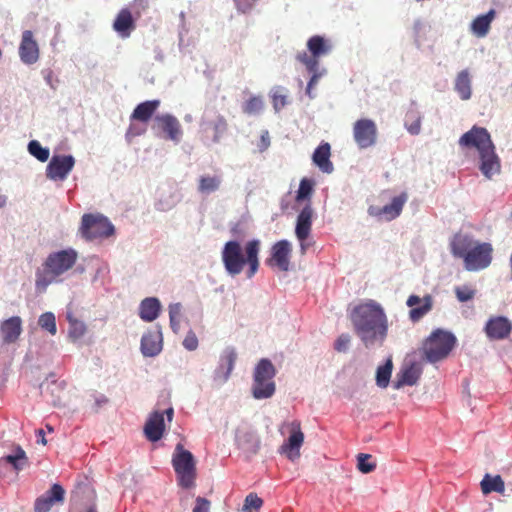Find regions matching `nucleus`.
Segmentation results:
<instances>
[{"label": "nucleus", "instance_id": "38", "mask_svg": "<svg viewBox=\"0 0 512 512\" xmlns=\"http://www.w3.org/2000/svg\"><path fill=\"white\" fill-rule=\"evenodd\" d=\"M168 313L170 328L175 334H177L180 331V323L183 316L182 304L179 302L169 304Z\"/></svg>", "mask_w": 512, "mask_h": 512}, {"label": "nucleus", "instance_id": "17", "mask_svg": "<svg viewBox=\"0 0 512 512\" xmlns=\"http://www.w3.org/2000/svg\"><path fill=\"white\" fill-rule=\"evenodd\" d=\"M18 54L21 62L25 65H33L39 60V46L32 31L25 30L22 32Z\"/></svg>", "mask_w": 512, "mask_h": 512}, {"label": "nucleus", "instance_id": "63", "mask_svg": "<svg viewBox=\"0 0 512 512\" xmlns=\"http://www.w3.org/2000/svg\"><path fill=\"white\" fill-rule=\"evenodd\" d=\"M7 469H8L7 465L5 464L3 459L0 458V478H3L6 476Z\"/></svg>", "mask_w": 512, "mask_h": 512}, {"label": "nucleus", "instance_id": "1", "mask_svg": "<svg viewBox=\"0 0 512 512\" xmlns=\"http://www.w3.org/2000/svg\"><path fill=\"white\" fill-rule=\"evenodd\" d=\"M356 335L365 347L382 344L387 337L388 319L384 309L374 300H367L355 306L350 313Z\"/></svg>", "mask_w": 512, "mask_h": 512}, {"label": "nucleus", "instance_id": "33", "mask_svg": "<svg viewBox=\"0 0 512 512\" xmlns=\"http://www.w3.org/2000/svg\"><path fill=\"white\" fill-rule=\"evenodd\" d=\"M421 371L415 365H411L403 369L397 375V381L394 383V388L399 389L404 385H415L419 380Z\"/></svg>", "mask_w": 512, "mask_h": 512}, {"label": "nucleus", "instance_id": "56", "mask_svg": "<svg viewBox=\"0 0 512 512\" xmlns=\"http://www.w3.org/2000/svg\"><path fill=\"white\" fill-rule=\"evenodd\" d=\"M270 146V137L268 131H264L260 138V143L258 145L259 151L263 152Z\"/></svg>", "mask_w": 512, "mask_h": 512}, {"label": "nucleus", "instance_id": "28", "mask_svg": "<svg viewBox=\"0 0 512 512\" xmlns=\"http://www.w3.org/2000/svg\"><path fill=\"white\" fill-rule=\"evenodd\" d=\"M113 28L122 38L130 36L131 32L135 28V23L131 12L128 9H122L118 13L114 20Z\"/></svg>", "mask_w": 512, "mask_h": 512}, {"label": "nucleus", "instance_id": "5", "mask_svg": "<svg viewBox=\"0 0 512 512\" xmlns=\"http://www.w3.org/2000/svg\"><path fill=\"white\" fill-rule=\"evenodd\" d=\"M78 253L73 248H67L50 253L35 272V286L39 292L46 291L47 287L58 277L70 270L76 263Z\"/></svg>", "mask_w": 512, "mask_h": 512}, {"label": "nucleus", "instance_id": "32", "mask_svg": "<svg viewBox=\"0 0 512 512\" xmlns=\"http://www.w3.org/2000/svg\"><path fill=\"white\" fill-rule=\"evenodd\" d=\"M275 390L276 386L274 381H257L256 379H253L251 391L252 396L256 400L271 398L274 395Z\"/></svg>", "mask_w": 512, "mask_h": 512}, {"label": "nucleus", "instance_id": "36", "mask_svg": "<svg viewBox=\"0 0 512 512\" xmlns=\"http://www.w3.org/2000/svg\"><path fill=\"white\" fill-rule=\"evenodd\" d=\"M222 184L220 175H203L198 181V192L209 195L219 190Z\"/></svg>", "mask_w": 512, "mask_h": 512}, {"label": "nucleus", "instance_id": "6", "mask_svg": "<svg viewBox=\"0 0 512 512\" xmlns=\"http://www.w3.org/2000/svg\"><path fill=\"white\" fill-rule=\"evenodd\" d=\"M455 336L443 330H436L424 341L422 352L425 358L435 363L445 359L455 346Z\"/></svg>", "mask_w": 512, "mask_h": 512}, {"label": "nucleus", "instance_id": "62", "mask_svg": "<svg viewBox=\"0 0 512 512\" xmlns=\"http://www.w3.org/2000/svg\"><path fill=\"white\" fill-rule=\"evenodd\" d=\"M331 47H332L331 44L327 40L322 38V55L329 52L331 50Z\"/></svg>", "mask_w": 512, "mask_h": 512}, {"label": "nucleus", "instance_id": "20", "mask_svg": "<svg viewBox=\"0 0 512 512\" xmlns=\"http://www.w3.org/2000/svg\"><path fill=\"white\" fill-rule=\"evenodd\" d=\"M162 332L160 327L149 330L141 338L140 349L145 357H155L162 350Z\"/></svg>", "mask_w": 512, "mask_h": 512}, {"label": "nucleus", "instance_id": "60", "mask_svg": "<svg viewBox=\"0 0 512 512\" xmlns=\"http://www.w3.org/2000/svg\"><path fill=\"white\" fill-rule=\"evenodd\" d=\"M313 163L320 168V144L314 149L312 154Z\"/></svg>", "mask_w": 512, "mask_h": 512}, {"label": "nucleus", "instance_id": "58", "mask_svg": "<svg viewBox=\"0 0 512 512\" xmlns=\"http://www.w3.org/2000/svg\"><path fill=\"white\" fill-rule=\"evenodd\" d=\"M11 455L17 457L18 459H21L22 461L29 462L26 452L20 445H16L14 447L13 453Z\"/></svg>", "mask_w": 512, "mask_h": 512}, {"label": "nucleus", "instance_id": "59", "mask_svg": "<svg viewBox=\"0 0 512 512\" xmlns=\"http://www.w3.org/2000/svg\"><path fill=\"white\" fill-rule=\"evenodd\" d=\"M300 243V250L301 253L304 254L308 250V248L312 245L309 238H303L302 240H298Z\"/></svg>", "mask_w": 512, "mask_h": 512}, {"label": "nucleus", "instance_id": "23", "mask_svg": "<svg viewBox=\"0 0 512 512\" xmlns=\"http://www.w3.org/2000/svg\"><path fill=\"white\" fill-rule=\"evenodd\" d=\"M406 304L411 307L409 312L410 319L416 322L432 309V298L430 295H426L423 299L417 295H410Z\"/></svg>", "mask_w": 512, "mask_h": 512}, {"label": "nucleus", "instance_id": "54", "mask_svg": "<svg viewBox=\"0 0 512 512\" xmlns=\"http://www.w3.org/2000/svg\"><path fill=\"white\" fill-rule=\"evenodd\" d=\"M210 502L203 497H197L193 512H209Z\"/></svg>", "mask_w": 512, "mask_h": 512}, {"label": "nucleus", "instance_id": "9", "mask_svg": "<svg viewBox=\"0 0 512 512\" xmlns=\"http://www.w3.org/2000/svg\"><path fill=\"white\" fill-rule=\"evenodd\" d=\"M81 234L84 238H107L114 234V225L103 215L84 214L81 219Z\"/></svg>", "mask_w": 512, "mask_h": 512}, {"label": "nucleus", "instance_id": "25", "mask_svg": "<svg viewBox=\"0 0 512 512\" xmlns=\"http://www.w3.org/2000/svg\"><path fill=\"white\" fill-rule=\"evenodd\" d=\"M3 342L10 344L15 342L22 332V320L18 316L10 317L0 326Z\"/></svg>", "mask_w": 512, "mask_h": 512}, {"label": "nucleus", "instance_id": "51", "mask_svg": "<svg viewBox=\"0 0 512 512\" xmlns=\"http://www.w3.org/2000/svg\"><path fill=\"white\" fill-rule=\"evenodd\" d=\"M330 145L322 143V172L331 173L333 171V164L330 161Z\"/></svg>", "mask_w": 512, "mask_h": 512}, {"label": "nucleus", "instance_id": "10", "mask_svg": "<svg viewBox=\"0 0 512 512\" xmlns=\"http://www.w3.org/2000/svg\"><path fill=\"white\" fill-rule=\"evenodd\" d=\"M200 130L207 141L218 143L227 131L226 119L214 109H207L202 115Z\"/></svg>", "mask_w": 512, "mask_h": 512}, {"label": "nucleus", "instance_id": "31", "mask_svg": "<svg viewBox=\"0 0 512 512\" xmlns=\"http://www.w3.org/2000/svg\"><path fill=\"white\" fill-rule=\"evenodd\" d=\"M454 89L462 100H469L471 98V77L467 69H464L457 74Z\"/></svg>", "mask_w": 512, "mask_h": 512}, {"label": "nucleus", "instance_id": "8", "mask_svg": "<svg viewBox=\"0 0 512 512\" xmlns=\"http://www.w3.org/2000/svg\"><path fill=\"white\" fill-rule=\"evenodd\" d=\"M172 465L176 472L178 483L182 488L194 486L196 477L195 458L193 454L177 444L172 457Z\"/></svg>", "mask_w": 512, "mask_h": 512}, {"label": "nucleus", "instance_id": "30", "mask_svg": "<svg viewBox=\"0 0 512 512\" xmlns=\"http://www.w3.org/2000/svg\"><path fill=\"white\" fill-rule=\"evenodd\" d=\"M160 105L159 100H148L138 104L131 114V120L148 122Z\"/></svg>", "mask_w": 512, "mask_h": 512}, {"label": "nucleus", "instance_id": "49", "mask_svg": "<svg viewBox=\"0 0 512 512\" xmlns=\"http://www.w3.org/2000/svg\"><path fill=\"white\" fill-rule=\"evenodd\" d=\"M455 294L460 302H466L474 298L476 291L468 285H463L455 288Z\"/></svg>", "mask_w": 512, "mask_h": 512}, {"label": "nucleus", "instance_id": "3", "mask_svg": "<svg viewBox=\"0 0 512 512\" xmlns=\"http://www.w3.org/2000/svg\"><path fill=\"white\" fill-rule=\"evenodd\" d=\"M450 249L454 257L463 260L468 271L486 269L492 262V245L479 242L468 234H455L450 242Z\"/></svg>", "mask_w": 512, "mask_h": 512}, {"label": "nucleus", "instance_id": "22", "mask_svg": "<svg viewBox=\"0 0 512 512\" xmlns=\"http://www.w3.org/2000/svg\"><path fill=\"white\" fill-rule=\"evenodd\" d=\"M165 430V422L163 413L160 411L153 412L147 419L144 426V434L151 442L159 441Z\"/></svg>", "mask_w": 512, "mask_h": 512}, {"label": "nucleus", "instance_id": "40", "mask_svg": "<svg viewBox=\"0 0 512 512\" xmlns=\"http://www.w3.org/2000/svg\"><path fill=\"white\" fill-rule=\"evenodd\" d=\"M27 150L31 156L40 162H46L50 156V150L43 147L38 140H31L27 145Z\"/></svg>", "mask_w": 512, "mask_h": 512}, {"label": "nucleus", "instance_id": "47", "mask_svg": "<svg viewBox=\"0 0 512 512\" xmlns=\"http://www.w3.org/2000/svg\"><path fill=\"white\" fill-rule=\"evenodd\" d=\"M86 331L85 324L79 320H71L69 326V337L73 340L81 338Z\"/></svg>", "mask_w": 512, "mask_h": 512}, {"label": "nucleus", "instance_id": "53", "mask_svg": "<svg viewBox=\"0 0 512 512\" xmlns=\"http://www.w3.org/2000/svg\"><path fill=\"white\" fill-rule=\"evenodd\" d=\"M182 344L188 351L196 350L199 344L196 334L192 330H189Z\"/></svg>", "mask_w": 512, "mask_h": 512}, {"label": "nucleus", "instance_id": "42", "mask_svg": "<svg viewBox=\"0 0 512 512\" xmlns=\"http://www.w3.org/2000/svg\"><path fill=\"white\" fill-rule=\"evenodd\" d=\"M264 103L260 96L249 98L242 106V110L249 116L258 115L263 110Z\"/></svg>", "mask_w": 512, "mask_h": 512}, {"label": "nucleus", "instance_id": "16", "mask_svg": "<svg viewBox=\"0 0 512 512\" xmlns=\"http://www.w3.org/2000/svg\"><path fill=\"white\" fill-rule=\"evenodd\" d=\"M353 136L360 149H366L376 144L377 126L371 119H359L353 125Z\"/></svg>", "mask_w": 512, "mask_h": 512}, {"label": "nucleus", "instance_id": "13", "mask_svg": "<svg viewBox=\"0 0 512 512\" xmlns=\"http://www.w3.org/2000/svg\"><path fill=\"white\" fill-rule=\"evenodd\" d=\"M75 166L73 155L55 154L46 166V177L52 181H64Z\"/></svg>", "mask_w": 512, "mask_h": 512}, {"label": "nucleus", "instance_id": "43", "mask_svg": "<svg viewBox=\"0 0 512 512\" xmlns=\"http://www.w3.org/2000/svg\"><path fill=\"white\" fill-rule=\"evenodd\" d=\"M38 325L48 331L51 335L57 333L56 319L52 312H45L39 316Z\"/></svg>", "mask_w": 512, "mask_h": 512}, {"label": "nucleus", "instance_id": "50", "mask_svg": "<svg viewBox=\"0 0 512 512\" xmlns=\"http://www.w3.org/2000/svg\"><path fill=\"white\" fill-rule=\"evenodd\" d=\"M7 467L10 465L12 466L13 470L15 472L22 471L25 467L28 466L29 462L22 461L21 459H18L17 457H14L11 454H8L6 456L1 457Z\"/></svg>", "mask_w": 512, "mask_h": 512}, {"label": "nucleus", "instance_id": "24", "mask_svg": "<svg viewBox=\"0 0 512 512\" xmlns=\"http://www.w3.org/2000/svg\"><path fill=\"white\" fill-rule=\"evenodd\" d=\"M139 317L145 322H153L161 312L162 305L157 297H146L139 304Z\"/></svg>", "mask_w": 512, "mask_h": 512}, {"label": "nucleus", "instance_id": "48", "mask_svg": "<svg viewBox=\"0 0 512 512\" xmlns=\"http://www.w3.org/2000/svg\"><path fill=\"white\" fill-rule=\"evenodd\" d=\"M179 202L176 195H170L167 199L159 198L155 203V208L158 211L166 212L171 210Z\"/></svg>", "mask_w": 512, "mask_h": 512}, {"label": "nucleus", "instance_id": "15", "mask_svg": "<svg viewBox=\"0 0 512 512\" xmlns=\"http://www.w3.org/2000/svg\"><path fill=\"white\" fill-rule=\"evenodd\" d=\"M235 443L247 460L255 456L261 447L260 436L251 428H238L235 433Z\"/></svg>", "mask_w": 512, "mask_h": 512}, {"label": "nucleus", "instance_id": "12", "mask_svg": "<svg viewBox=\"0 0 512 512\" xmlns=\"http://www.w3.org/2000/svg\"><path fill=\"white\" fill-rule=\"evenodd\" d=\"M291 254V242L286 239L279 240L271 246L270 256L266 259L265 263L271 268L287 272L290 269Z\"/></svg>", "mask_w": 512, "mask_h": 512}, {"label": "nucleus", "instance_id": "35", "mask_svg": "<svg viewBox=\"0 0 512 512\" xmlns=\"http://www.w3.org/2000/svg\"><path fill=\"white\" fill-rule=\"evenodd\" d=\"M276 370L272 362L267 359H261L254 369L253 379L257 381H273Z\"/></svg>", "mask_w": 512, "mask_h": 512}, {"label": "nucleus", "instance_id": "2", "mask_svg": "<svg viewBox=\"0 0 512 512\" xmlns=\"http://www.w3.org/2000/svg\"><path fill=\"white\" fill-rule=\"evenodd\" d=\"M260 247L259 239L247 241L244 250L238 240L227 241L221 251V260L226 273L235 277L243 271L245 265H248L246 277L248 279L254 277L260 266Z\"/></svg>", "mask_w": 512, "mask_h": 512}, {"label": "nucleus", "instance_id": "11", "mask_svg": "<svg viewBox=\"0 0 512 512\" xmlns=\"http://www.w3.org/2000/svg\"><path fill=\"white\" fill-rule=\"evenodd\" d=\"M281 435L289 434L288 438L279 448V452L294 461L300 456V448L304 441V434L301 431L300 423L297 421L285 422L280 427Z\"/></svg>", "mask_w": 512, "mask_h": 512}, {"label": "nucleus", "instance_id": "27", "mask_svg": "<svg viewBox=\"0 0 512 512\" xmlns=\"http://www.w3.org/2000/svg\"><path fill=\"white\" fill-rule=\"evenodd\" d=\"M408 200V195L406 192H402L398 196H395L391 202L385 206H383L378 215L383 216L385 220L391 221L397 218Z\"/></svg>", "mask_w": 512, "mask_h": 512}, {"label": "nucleus", "instance_id": "14", "mask_svg": "<svg viewBox=\"0 0 512 512\" xmlns=\"http://www.w3.org/2000/svg\"><path fill=\"white\" fill-rule=\"evenodd\" d=\"M152 129L165 134L166 139L178 144L183 136L179 120L172 114H157L153 118Z\"/></svg>", "mask_w": 512, "mask_h": 512}, {"label": "nucleus", "instance_id": "46", "mask_svg": "<svg viewBox=\"0 0 512 512\" xmlns=\"http://www.w3.org/2000/svg\"><path fill=\"white\" fill-rule=\"evenodd\" d=\"M371 458L372 456L370 454H358L357 467L359 471H361L362 473H370L375 470L376 464L369 461Z\"/></svg>", "mask_w": 512, "mask_h": 512}, {"label": "nucleus", "instance_id": "34", "mask_svg": "<svg viewBox=\"0 0 512 512\" xmlns=\"http://www.w3.org/2000/svg\"><path fill=\"white\" fill-rule=\"evenodd\" d=\"M481 491L484 495L492 492L503 494L505 491V483L500 475L491 476L486 474L480 482Z\"/></svg>", "mask_w": 512, "mask_h": 512}, {"label": "nucleus", "instance_id": "26", "mask_svg": "<svg viewBox=\"0 0 512 512\" xmlns=\"http://www.w3.org/2000/svg\"><path fill=\"white\" fill-rule=\"evenodd\" d=\"M312 225V208L310 204H305L297 216L295 235L298 240L309 238Z\"/></svg>", "mask_w": 512, "mask_h": 512}, {"label": "nucleus", "instance_id": "52", "mask_svg": "<svg viewBox=\"0 0 512 512\" xmlns=\"http://www.w3.org/2000/svg\"><path fill=\"white\" fill-rule=\"evenodd\" d=\"M351 342L349 334H341L334 342V349L337 352L344 353L348 350Z\"/></svg>", "mask_w": 512, "mask_h": 512}, {"label": "nucleus", "instance_id": "57", "mask_svg": "<svg viewBox=\"0 0 512 512\" xmlns=\"http://www.w3.org/2000/svg\"><path fill=\"white\" fill-rule=\"evenodd\" d=\"M145 132V129L144 128H139L135 125H130L127 132H126V138H130V137H136V136H140L142 135L143 133Z\"/></svg>", "mask_w": 512, "mask_h": 512}, {"label": "nucleus", "instance_id": "64", "mask_svg": "<svg viewBox=\"0 0 512 512\" xmlns=\"http://www.w3.org/2000/svg\"><path fill=\"white\" fill-rule=\"evenodd\" d=\"M163 415L165 414L166 417H167V420L170 422L172 421L173 419V415H174V410L172 407H169L168 409H166L164 412H162Z\"/></svg>", "mask_w": 512, "mask_h": 512}, {"label": "nucleus", "instance_id": "41", "mask_svg": "<svg viewBox=\"0 0 512 512\" xmlns=\"http://www.w3.org/2000/svg\"><path fill=\"white\" fill-rule=\"evenodd\" d=\"M392 373V361L388 360L384 365L379 366L376 372V383L381 388H386L389 384Z\"/></svg>", "mask_w": 512, "mask_h": 512}, {"label": "nucleus", "instance_id": "7", "mask_svg": "<svg viewBox=\"0 0 512 512\" xmlns=\"http://www.w3.org/2000/svg\"><path fill=\"white\" fill-rule=\"evenodd\" d=\"M307 48L310 54L306 51L299 52L296 59L305 65L311 77L307 83L305 96L309 99H313L317 96L314 92V86L318 83L319 73L317 71L318 58L320 57V35L312 36L307 42Z\"/></svg>", "mask_w": 512, "mask_h": 512}, {"label": "nucleus", "instance_id": "45", "mask_svg": "<svg viewBox=\"0 0 512 512\" xmlns=\"http://www.w3.org/2000/svg\"><path fill=\"white\" fill-rule=\"evenodd\" d=\"M263 505V500L255 493H249L244 500L243 512H257Z\"/></svg>", "mask_w": 512, "mask_h": 512}, {"label": "nucleus", "instance_id": "29", "mask_svg": "<svg viewBox=\"0 0 512 512\" xmlns=\"http://www.w3.org/2000/svg\"><path fill=\"white\" fill-rule=\"evenodd\" d=\"M495 16L496 11L494 9H490L486 14L477 16L471 23L472 33L479 38L485 37L490 30Z\"/></svg>", "mask_w": 512, "mask_h": 512}, {"label": "nucleus", "instance_id": "21", "mask_svg": "<svg viewBox=\"0 0 512 512\" xmlns=\"http://www.w3.org/2000/svg\"><path fill=\"white\" fill-rule=\"evenodd\" d=\"M511 329L512 325L509 320L502 316L491 318L485 326L487 336L494 340L507 338Z\"/></svg>", "mask_w": 512, "mask_h": 512}, {"label": "nucleus", "instance_id": "61", "mask_svg": "<svg viewBox=\"0 0 512 512\" xmlns=\"http://www.w3.org/2000/svg\"><path fill=\"white\" fill-rule=\"evenodd\" d=\"M36 437H37V443L42 444V445H46L47 444V440H46V437H45L44 430L38 429L36 431Z\"/></svg>", "mask_w": 512, "mask_h": 512}, {"label": "nucleus", "instance_id": "55", "mask_svg": "<svg viewBox=\"0 0 512 512\" xmlns=\"http://www.w3.org/2000/svg\"><path fill=\"white\" fill-rule=\"evenodd\" d=\"M237 10L241 13H247L252 9V4L247 0H234Z\"/></svg>", "mask_w": 512, "mask_h": 512}, {"label": "nucleus", "instance_id": "4", "mask_svg": "<svg viewBox=\"0 0 512 512\" xmlns=\"http://www.w3.org/2000/svg\"><path fill=\"white\" fill-rule=\"evenodd\" d=\"M459 144L477 149L480 157L479 169L487 179L500 172V159L495 153V146L486 128L473 126L460 137Z\"/></svg>", "mask_w": 512, "mask_h": 512}, {"label": "nucleus", "instance_id": "37", "mask_svg": "<svg viewBox=\"0 0 512 512\" xmlns=\"http://www.w3.org/2000/svg\"><path fill=\"white\" fill-rule=\"evenodd\" d=\"M422 116L416 109H410L405 114L404 126L411 135H418L421 131Z\"/></svg>", "mask_w": 512, "mask_h": 512}, {"label": "nucleus", "instance_id": "18", "mask_svg": "<svg viewBox=\"0 0 512 512\" xmlns=\"http://www.w3.org/2000/svg\"><path fill=\"white\" fill-rule=\"evenodd\" d=\"M237 353L233 347H227L220 355L219 365L214 371V381L224 384L230 377L236 362Z\"/></svg>", "mask_w": 512, "mask_h": 512}, {"label": "nucleus", "instance_id": "39", "mask_svg": "<svg viewBox=\"0 0 512 512\" xmlns=\"http://www.w3.org/2000/svg\"><path fill=\"white\" fill-rule=\"evenodd\" d=\"M314 181L309 178H303L300 181L299 188L296 192L295 201L298 204L310 201L313 192Z\"/></svg>", "mask_w": 512, "mask_h": 512}, {"label": "nucleus", "instance_id": "19", "mask_svg": "<svg viewBox=\"0 0 512 512\" xmlns=\"http://www.w3.org/2000/svg\"><path fill=\"white\" fill-rule=\"evenodd\" d=\"M65 491L60 484H53L34 504L35 512H49L55 503L63 502Z\"/></svg>", "mask_w": 512, "mask_h": 512}, {"label": "nucleus", "instance_id": "44", "mask_svg": "<svg viewBox=\"0 0 512 512\" xmlns=\"http://www.w3.org/2000/svg\"><path fill=\"white\" fill-rule=\"evenodd\" d=\"M284 87H276L272 90V103L276 112H279L287 105V94Z\"/></svg>", "mask_w": 512, "mask_h": 512}]
</instances>
